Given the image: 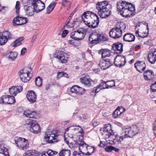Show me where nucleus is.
<instances>
[{"mask_svg":"<svg viewBox=\"0 0 156 156\" xmlns=\"http://www.w3.org/2000/svg\"><path fill=\"white\" fill-rule=\"evenodd\" d=\"M117 11L123 17L127 18L134 16L135 8L134 5L125 1L118 2L116 4Z\"/></svg>","mask_w":156,"mask_h":156,"instance_id":"obj_1","label":"nucleus"},{"mask_svg":"<svg viewBox=\"0 0 156 156\" xmlns=\"http://www.w3.org/2000/svg\"><path fill=\"white\" fill-rule=\"evenodd\" d=\"M91 17L92 18L93 21L95 23L94 24L97 27L99 23L98 16L96 14L94 13L92 14Z\"/></svg>","mask_w":156,"mask_h":156,"instance_id":"obj_34","label":"nucleus"},{"mask_svg":"<svg viewBox=\"0 0 156 156\" xmlns=\"http://www.w3.org/2000/svg\"><path fill=\"white\" fill-rule=\"evenodd\" d=\"M20 25L25 24L27 22L28 20L26 17L20 16Z\"/></svg>","mask_w":156,"mask_h":156,"instance_id":"obj_49","label":"nucleus"},{"mask_svg":"<svg viewBox=\"0 0 156 156\" xmlns=\"http://www.w3.org/2000/svg\"><path fill=\"white\" fill-rule=\"evenodd\" d=\"M150 89L151 91L153 92L156 91V81L151 84Z\"/></svg>","mask_w":156,"mask_h":156,"instance_id":"obj_54","label":"nucleus"},{"mask_svg":"<svg viewBox=\"0 0 156 156\" xmlns=\"http://www.w3.org/2000/svg\"><path fill=\"white\" fill-rule=\"evenodd\" d=\"M15 42V44L13 45V47H16L21 44V42L18 39L16 40Z\"/></svg>","mask_w":156,"mask_h":156,"instance_id":"obj_58","label":"nucleus"},{"mask_svg":"<svg viewBox=\"0 0 156 156\" xmlns=\"http://www.w3.org/2000/svg\"><path fill=\"white\" fill-rule=\"evenodd\" d=\"M59 156H70V150L68 149H63L59 153Z\"/></svg>","mask_w":156,"mask_h":156,"instance_id":"obj_30","label":"nucleus"},{"mask_svg":"<svg viewBox=\"0 0 156 156\" xmlns=\"http://www.w3.org/2000/svg\"><path fill=\"white\" fill-rule=\"evenodd\" d=\"M80 82L84 84L86 86L89 87L93 83L91 79L88 78L85 75H82L80 79Z\"/></svg>","mask_w":156,"mask_h":156,"instance_id":"obj_19","label":"nucleus"},{"mask_svg":"<svg viewBox=\"0 0 156 156\" xmlns=\"http://www.w3.org/2000/svg\"><path fill=\"white\" fill-rule=\"evenodd\" d=\"M77 144L79 145V150L80 151L85 154L89 146L83 141H79V143H78Z\"/></svg>","mask_w":156,"mask_h":156,"instance_id":"obj_21","label":"nucleus"},{"mask_svg":"<svg viewBox=\"0 0 156 156\" xmlns=\"http://www.w3.org/2000/svg\"><path fill=\"white\" fill-rule=\"evenodd\" d=\"M56 3L55 2H52L47 8V13L49 14L54 9Z\"/></svg>","mask_w":156,"mask_h":156,"instance_id":"obj_36","label":"nucleus"},{"mask_svg":"<svg viewBox=\"0 0 156 156\" xmlns=\"http://www.w3.org/2000/svg\"><path fill=\"white\" fill-rule=\"evenodd\" d=\"M17 55L18 54L16 52H11L9 56V58L11 59L12 60H14L17 58Z\"/></svg>","mask_w":156,"mask_h":156,"instance_id":"obj_41","label":"nucleus"},{"mask_svg":"<svg viewBox=\"0 0 156 156\" xmlns=\"http://www.w3.org/2000/svg\"><path fill=\"white\" fill-rule=\"evenodd\" d=\"M151 54L156 57V49H152L150 51Z\"/></svg>","mask_w":156,"mask_h":156,"instance_id":"obj_63","label":"nucleus"},{"mask_svg":"<svg viewBox=\"0 0 156 156\" xmlns=\"http://www.w3.org/2000/svg\"><path fill=\"white\" fill-rule=\"evenodd\" d=\"M100 5L103 6V8L105 7H108V2L107 1H104L100 2H98L96 5V7H98V6L99 7H101Z\"/></svg>","mask_w":156,"mask_h":156,"instance_id":"obj_39","label":"nucleus"},{"mask_svg":"<svg viewBox=\"0 0 156 156\" xmlns=\"http://www.w3.org/2000/svg\"><path fill=\"white\" fill-rule=\"evenodd\" d=\"M77 26H78L79 22L78 21H76L75 20H74L72 23H71L70 22V23L68 24L67 26H65L64 27H66V28H71L72 27L74 28L75 27H76Z\"/></svg>","mask_w":156,"mask_h":156,"instance_id":"obj_35","label":"nucleus"},{"mask_svg":"<svg viewBox=\"0 0 156 156\" xmlns=\"http://www.w3.org/2000/svg\"><path fill=\"white\" fill-rule=\"evenodd\" d=\"M119 106L118 107L112 114L113 117L116 118L120 116L121 114L123 113V112L119 110Z\"/></svg>","mask_w":156,"mask_h":156,"instance_id":"obj_33","label":"nucleus"},{"mask_svg":"<svg viewBox=\"0 0 156 156\" xmlns=\"http://www.w3.org/2000/svg\"><path fill=\"white\" fill-rule=\"evenodd\" d=\"M20 16H18L14 18L13 21L14 25H20Z\"/></svg>","mask_w":156,"mask_h":156,"instance_id":"obj_44","label":"nucleus"},{"mask_svg":"<svg viewBox=\"0 0 156 156\" xmlns=\"http://www.w3.org/2000/svg\"><path fill=\"white\" fill-rule=\"evenodd\" d=\"M8 40L5 37L1 36L0 37V45H3L7 42Z\"/></svg>","mask_w":156,"mask_h":156,"instance_id":"obj_50","label":"nucleus"},{"mask_svg":"<svg viewBox=\"0 0 156 156\" xmlns=\"http://www.w3.org/2000/svg\"><path fill=\"white\" fill-rule=\"evenodd\" d=\"M8 104H11L15 102V97L13 96L9 95Z\"/></svg>","mask_w":156,"mask_h":156,"instance_id":"obj_51","label":"nucleus"},{"mask_svg":"<svg viewBox=\"0 0 156 156\" xmlns=\"http://www.w3.org/2000/svg\"><path fill=\"white\" fill-rule=\"evenodd\" d=\"M101 7L98 6L96 7L98 10V14L102 18H105L108 17L110 15L111 11L108 7L103 8V6L100 5Z\"/></svg>","mask_w":156,"mask_h":156,"instance_id":"obj_7","label":"nucleus"},{"mask_svg":"<svg viewBox=\"0 0 156 156\" xmlns=\"http://www.w3.org/2000/svg\"><path fill=\"white\" fill-rule=\"evenodd\" d=\"M98 33L93 32L89 37V41L91 44H96L98 43Z\"/></svg>","mask_w":156,"mask_h":156,"instance_id":"obj_16","label":"nucleus"},{"mask_svg":"<svg viewBox=\"0 0 156 156\" xmlns=\"http://www.w3.org/2000/svg\"><path fill=\"white\" fill-rule=\"evenodd\" d=\"M32 6H26L24 7L25 12L28 16H32L34 15L35 9L34 6L33 7Z\"/></svg>","mask_w":156,"mask_h":156,"instance_id":"obj_24","label":"nucleus"},{"mask_svg":"<svg viewBox=\"0 0 156 156\" xmlns=\"http://www.w3.org/2000/svg\"><path fill=\"white\" fill-rule=\"evenodd\" d=\"M128 30V26L123 22H119L115 26L112 28L109 32L110 37L116 39L120 37L123 33Z\"/></svg>","mask_w":156,"mask_h":156,"instance_id":"obj_2","label":"nucleus"},{"mask_svg":"<svg viewBox=\"0 0 156 156\" xmlns=\"http://www.w3.org/2000/svg\"><path fill=\"white\" fill-rule=\"evenodd\" d=\"M55 57L58 58L62 63H66L67 62L68 58L65 56L63 52L62 51L59 52Z\"/></svg>","mask_w":156,"mask_h":156,"instance_id":"obj_25","label":"nucleus"},{"mask_svg":"<svg viewBox=\"0 0 156 156\" xmlns=\"http://www.w3.org/2000/svg\"><path fill=\"white\" fill-rule=\"evenodd\" d=\"M42 79L41 77H37L35 79V83L38 86H41L42 85Z\"/></svg>","mask_w":156,"mask_h":156,"instance_id":"obj_47","label":"nucleus"},{"mask_svg":"<svg viewBox=\"0 0 156 156\" xmlns=\"http://www.w3.org/2000/svg\"><path fill=\"white\" fill-rule=\"evenodd\" d=\"M2 150L0 151V153L4 154L5 156H9V154L8 149L3 146L2 147Z\"/></svg>","mask_w":156,"mask_h":156,"instance_id":"obj_45","label":"nucleus"},{"mask_svg":"<svg viewBox=\"0 0 156 156\" xmlns=\"http://www.w3.org/2000/svg\"><path fill=\"white\" fill-rule=\"evenodd\" d=\"M139 129V128L136 125L124 128L122 134V137H132L138 133Z\"/></svg>","mask_w":156,"mask_h":156,"instance_id":"obj_3","label":"nucleus"},{"mask_svg":"<svg viewBox=\"0 0 156 156\" xmlns=\"http://www.w3.org/2000/svg\"><path fill=\"white\" fill-rule=\"evenodd\" d=\"M85 24L88 26L89 28H94L97 27V26L95 25V23L93 21V20L91 17L90 18H87L83 20Z\"/></svg>","mask_w":156,"mask_h":156,"instance_id":"obj_22","label":"nucleus"},{"mask_svg":"<svg viewBox=\"0 0 156 156\" xmlns=\"http://www.w3.org/2000/svg\"><path fill=\"white\" fill-rule=\"evenodd\" d=\"M38 0H23V4L24 6H26L28 5L34 6L37 2Z\"/></svg>","mask_w":156,"mask_h":156,"instance_id":"obj_28","label":"nucleus"},{"mask_svg":"<svg viewBox=\"0 0 156 156\" xmlns=\"http://www.w3.org/2000/svg\"><path fill=\"white\" fill-rule=\"evenodd\" d=\"M101 130L103 131L102 135L105 136V138H110L111 135L112 133V131L111 129V125L104 126L103 128L101 129Z\"/></svg>","mask_w":156,"mask_h":156,"instance_id":"obj_10","label":"nucleus"},{"mask_svg":"<svg viewBox=\"0 0 156 156\" xmlns=\"http://www.w3.org/2000/svg\"><path fill=\"white\" fill-rule=\"evenodd\" d=\"M93 13H94L89 11L85 12L82 15V20H84L85 19H87V18H90Z\"/></svg>","mask_w":156,"mask_h":156,"instance_id":"obj_29","label":"nucleus"},{"mask_svg":"<svg viewBox=\"0 0 156 156\" xmlns=\"http://www.w3.org/2000/svg\"><path fill=\"white\" fill-rule=\"evenodd\" d=\"M123 44L117 42L114 43L112 47V49L114 51V53H121L123 51Z\"/></svg>","mask_w":156,"mask_h":156,"instance_id":"obj_13","label":"nucleus"},{"mask_svg":"<svg viewBox=\"0 0 156 156\" xmlns=\"http://www.w3.org/2000/svg\"><path fill=\"white\" fill-rule=\"evenodd\" d=\"M95 150V148L94 147L89 146L87 149L88 151L86 152L85 154L86 155H90Z\"/></svg>","mask_w":156,"mask_h":156,"instance_id":"obj_46","label":"nucleus"},{"mask_svg":"<svg viewBox=\"0 0 156 156\" xmlns=\"http://www.w3.org/2000/svg\"><path fill=\"white\" fill-rule=\"evenodd\" d=\"M101 84H99L97 86L95 89H94L93 91H94L96 93H98L101 90L105 89V87L101 88Z\"/></svg>","mask_w":156,"mask_h":156,"instance_id":"obj_52","label":"nucleus"},{"mask_svg":"<svg viewBox=\"0 0 156 156\" xmlns=\"http://www.w3.org/2000/svg\"><path fill=\"white\" fill-rule=\"evenodd\" d=\"M59 134L54 131L45 133L44 140L46 143L53 144L58 141Z\"/></svg>","mask_w":156,"mask_h":156,"instance_id":"obj_4","label":"nucleus"},{"mask_svg":"<svg viewBox=\"0 0 156 156\" xmlns=\"http://www.w3.org/2000/svg\"><path fill=\"white\" fill-rule=\"evenodd\" d=\"M25 140V138H22L21 139V140H20V141L18 143V144H17V146H18V147H22V144H23V141H24V140Z\"/></svg>","mask_w":156,"mask_h":156,"instance_id":"obj_59","label":"nucleus"},{"mask_svg":"<svg viewBox=\"0 0 156 156\" xmlns=\"http://www.w3.org/2000/svg\"><path fill=\"white\" fill-rule=\"evenodd\" d=\"M27 100L31 103H34L36 101L37 96L35 92L33 90L29 91L27 94Z\"/></svg>","mask_w":156,"mask_h":156,"instance_id":"obj_18","label":"nucleus"},{"mask_svg":"<svg viewBox=\"0 0 156 156\" xmlns=\"http://www.w3.org/2000/svg\"><path fill=\"white\" fill-rule=\"evenodd\" d=\"M68 33V31L67 30H64L62 34V37H65Z\"/></svg>","mask_w":156,"mask_h":156,"instance_id":"obj_61","label":"nucleus"},{"mask_svg":"<svg viewBox=\"0 0 156 156\" xmlns=\"http://www.w3.org/2000/svg\"><path fill=\"white\" fill-rule=\"evenodd\" d=\"M63 74H64L63 72H58L57 73V76L59 78L63 77Z\"/></svg>","mask_w":156,"mask_h":156,"instance_id":"obj_64","label":"nucleus"},{"mask_svg":"<svg viewBox=\"0 0 156 156\" xmlns=\"http://www.w3.org/2000/svg\"><path fill=\"white\" fill-rule=\"evenodd\" d=\"M4 37H5L7 40L10 38L11 35L10 33L8 31H5L3 32L1 35Z\"/></svg>","mask_w":156,"mask_h":156,"instance_id":"obj_43","label":"nucleus"},{"mask_svg":"<svg viewBox=\"0 0 156 156\" xmlns=\"http://www.w3.org/2000/svg\"><path fill=\"white\" fill-rule=\"evenodd\" d=\"M19 76L21 80L24 83L29 81L32 76V74L29 70H27L24 68L20 71Z\"/></svg>","mask_w":156,"mask_h":156,"instance_id":"obj_6","label":"nucleus"},{"mask_svg":"<svg viewBox=\"0 0 156 156\" xmlns=\"http://www.w3.org/2000/svg\"><path fill=\"white\" fill-rule=\"evenodd\" d=\"M21 137H16L15 138L14 141L16 144L17 145V144H18L19 141L21 139Z\"/></svg>","mask_w":156,"mask_h":156,"instance_id":"obj_62","label":"nucleus"},{"mask_svg":"<svg viewBox=\"0 0 156 156\" xmlns=\"http://www.w3.org/2000/svg\"><path fill=\"white\" fill-rule=\"evenodd\" d=\"M70 90L72 93H75L79 95L83 94L85 91V90L84 89L78 85H74L72 86Z\"/></svg>","mask_w":156,"mask_h":156,"instance_id":"obj_14","label":"nucleus"},{"mask_svg":"<svg viewBox=\"0 0 156 156\" xmlns=\"http://www.w3.org/2000/svg\"><path fill=\"white\" fill-rule=\"evenodd\" d=\"M124 41L128 42L133 41L135 39V36L131 33H128L124 35L123 37Z\"/></svg>","mask_w":156,"mask_h":156,"instance_id":"obj_26","label":"nucleus"},{"mask_svg":"<svg viewBox=\"0 0 156 156\" xmlns=\"http://www.w3.org/2000/svg\"><path fill=\"white\" fill-rule=\"evenodd\" d=\"M23 114L28 118H35L37 116V113L36 111L28 110L24 111Z\"/></svg>","mask_w":156,"mask_h":156,"instance_id":"obj_23","label":"nucleus"},{"mask_svg":"<svg viewBox=\"0 0 156 156\" xmlns=\"http://www.w3.org/2000/svg\"><path fill=\"white\" fill-rule=\"evenodd\" d=\"M111 51L107 49H101L98 52L99 54H101L102 58L109 57L111 55Z\"/></svg>","mask_w":156,"mask_h":156,"instance_id":"obj_27","label":"nucleus"},{"mask_svg":"<svg viewBox=\"0 0 156 156\" xmlns=\"http://www.w3.org/2000/svg\"><path fill=\"white\" fill-rule=\"evenodd\" d=\"M134 67L137 71L142 73L146 69V65L143 61L137 60L134 64Z\"/></svg>","mask_w":156,"mask_h":156,"instance_id":"obj_11","label":"nucleus"},{"mask_svg":"<svg viewBox=\"0 0 156 156\" xmlns=\"http://www.w3.org/2000/svg\"><path fill=\"white\" fill-rule=\"evenodd\" d=\"M9 95L3 96L0 99V103L1 104H8Z\"/></svg>","mask_w":156,"mask_h":156,"instance_id":"obj_37","label":"nucleus"},{"mask_svg":"<svg viewBox=\"0 0 156 156\" xmlns=\"http://www.w3.org/2000/svg\"><path fill=\"white\" fill-rule=\"evenodd\" d=\"M28 142V140L25 139V140L23 141V144H22V147H21L23 150L26 149L28 147L29 144Z\"/></svg>","mask_w":156,"mask_h":156,"instance_id":"obj_48","label":"nucleus"},{"mask_svg":"<svg viewBox=\"0 0 156 156\" xmlns=\"http://www.w3.org/2000/svg\"><path fill=\"white\" fill-rule=\"evenodd\" d=\"M86 31L82 28H80L73 32L71 34V37L76 40H80L83 39L86 34Z\"/></svg>","mask_w":156,"mask_h":156,"instance_id":"obj_5","label":"nucleus"},{"mask_svg":"<svg viewBox=\"0 0 156 156\" xmlns=\"http://www.w3.org/2000/svg\"><path fill=\"white\" fill-rule=\"evenodd\" d=\"M112 65V63L111 62L110 59L107 58L101 61L99 64V66L103 70L108 68Z\"/></svg>","mask_w":156,"mask_h":156,"instance_id":"obj_12","label":"nucleus"},{"mask_svg":"<svg viewBox=\"0 0 156 156\" xmlns=\"http://www.w3.org/2000/svg\"><path fill=\"white\" fill-rule=\"evenodd\" d=\"M15 8L16 9V12L17 14H19V10L20 9V2L19 1H17L16 2Z\"/></svg>","mask_w":156,"mask_h":156,"instance_id":"obj_53","label":"nucleus"},{"mask_svg":"<svg viewBox=\"0 0 156 156\" xmlns=\"http://www.w3.org/2000/svg\"><path fill=\"white\" fill-rule=\"evenodd\" d=\"M28 125L30 126V130L34 133H38L40 132V126L37 122L34 120H32L29 122Z\"/></svg>","mask_w":156,"mask_h":156,"instance_id":"obj_8","label":"nucleus"},{"mask_svg":"<svg viewBox=\"0 0 156 156\" xmlns=\"http://www.w3.org/2000/svg\"><path fill=\"white\" fill-rule=\"evenodd\" d=\"M114 64L117 67L123 66L126 63V58L124 56H119L114 59Z\"/></svg>","mask_w":156,"mask_h":156,"instance_id":"obj_9","label":"nucleus"},{"mask_svg":"<svg viewBox=\"0 0 156 156\" xmlns=\"http://www.w3.org/2000/svg\"><path fill=\"white\" fill-rule=\"evenodd\" d=\"M23 89V87L21 86H12L9 89V91L11 95L16 96L17 94L21 91Z\"/></svg>","mask_w":156,"mask_h":156,"instance_id":"obj_17","label":"nucleus"},{"mask_svg":"<svg viewBox=\"0 0 156 156\" xmlns=\"http://www.w3.org/2000/svg\"><path fill=\"white\" fill-rule=\"evenodd\" d=\"M37 1L34 7L35 9V12L38 13L43 10L45 7L44 4L40 0H38Z\"/></svg>","mask_w":156,"mask_h":156,"instance_id":"obj_15","label":"nucleus"},{"mask_svg":"<svg viewBox=\"0 0 156 156\" xmlns=\"http://www.w3.org/2000/svg\"><path fill=\"white\" fill-rule=\"evenodd\" d=\"M84 154L79 153L76 151H74L73 154V156H85Z\"/></svg>","mask_w":156,"mask_h":156,"instance_id":"obj_56","label":"nucleus"},{"mask_svg":"<svg viewBox=\"0 0 156 156\" xmlns=\"http://www.w3.org/2000/svg\"><path fill=\"white\" fill-rule=\"evenodd\" d=\"M53 151L49 150L47 152H45V153H46L48 156H51L53 155Z\"/></svg>","mask_w":156,"mask_h":156,"instance_id":"obj_60","label":"nucleus"},{"mask_svg":"<svg viewBox=\"0 0 156 156\" xmlns=\"http://www.w3.org/2000/svg\"><path fill=\"white\" fill-rule=\"evenodd\" d=\"M38 154V152L35 150L28 151L26 152L24 154L23 156L26 155H36Z\"/></svg>","mask_w":156,"mask_h":156,"instance_id":"obj_38","label":"nucleus"},{"mask_svg":"<svg viewBox=\"0 0 156 156\" xmlns=\"http://www.w3.org/2000/svg\"><path fill=\"white\" fill-rule=\"evenodd\" d=\"M105 88L108 89L115 86V82L113 80L105 82Z\"/></svg>","mask_w":156,"mask_h":156,"instance_id":"obj_31","label":"nucleus"},{"mask_svg":"<svg viewBox=\"0 0 156 156\" xmlns=\"http://www.w3.org/2000/svg\"><path fill=\"white\" fill-rule=\"evenodd\" d=\"M124 138H125L122 137V135L120 136L118 135H117L116 136L115 138V139H114V141H112L114 144H119L121 142V139L122 140Z\"/></svg>","mask_w":156,"mask_h":156,"instance_id":"obj_42","label":"nucleus"},{"mask_svg":"<svg viewBox=\"0 0 156 156\" xmlns=\"http://www.w3.org/2000/svg\"><path fill=\"white\" fill-rule=\"evenodd\" d=\"M135 34L136 36L142 38H144L146 37L147 35V34H146V33H144L145 35H143V36H142L141 35H140L139 34V31L138 30L136 31Z\"/></svg>","mask_w":156,"mask_h":156,"instance_id":"obj_57","label":"nucleus"},{"mask_svg":"<svg viewBox=\"0 0 156 156\" xmlns=\"http://www.w3.org/2000/svg\"><path fill=\"white\" fill-rule=\"evenodd\" d=\"M98 42L99 41H107V40L106 36L104 35L103 34H99L98 33Z\"/></svg>","mask_w":156,"mask_h":156,"instance_id":"obj_40","label":"nucleus"},{"mask_svg":"<svg viewBox=\"0 0 156 156\" xmlns=\"http://www.w3.org/2000/svg\"><path fill=\"white\" fill-rule=\"evenodd\" d=\"M156 57L153 55L151 53L149 52L148 55V59L150 62L152 64H154L156 62Z\"/></svg>","mask_w":156,"mask_h":156,"instance_id":"obj_32","label":"nucleus"},{"mask_svg":"<svg viewBox=\"0 0 156 156\" xmlns=\"http://www.w3.org/2000/svg\"><path fill=\"white\" fill-rule=\"evenodd\" d=\"M144 76L145 80H150L154 77V73L152 70H147L144 72Z\"/></svg>","mask_w":156,"mask_h":156,"instance_id":"obj_20","label":"nucleus"},{"mask_svg":"<svg viewBox=\"0 0 156 156\" xmlns=\"http://www.w3.org/2000/svg\"><path fill=\"white\" fill-rule=\"evenodd\" d=\"M113 146H106L105 148V150L108 152H111L113 151Z\"/></svg>","mask_w":156,"mask_h":156,"instance_id":"obj_55","label":"nucleus"}]
</instances>
